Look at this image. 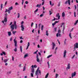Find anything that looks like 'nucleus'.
Instances as JSON below:
<instances>
[{
    "label": "nucleus",
    "instance_id": "1",
    "mask_svg": "<svg viewBox=\"0 0 78 78\" xmlns=\"http://www.w3.org/2000/svg\"><path fill=\"white\" fill-rule=\"evenodd\" d=\"M39 67H38L37 68V70L36 71V73H35V75H36L37 76V74H38V71L39 72V73L40 74V75H41V70H39Z\"/></svg>",
    "mask_w": 78,
    "mask_h": 78
},
{
    "label": "nucleus",
    "instance_id": "2",
    "mask_svg": "<svg viewBox=\"0 0 78 78\" xmlns=\"http://www.w3.org/2000/svg\"><path fill=\"white\" fill-rule=\"evenodd\" d=\"M4 21L5 22H7V18L8 17V14L5 13L4 14Z\"/></svg>",
    "mask_w": 78,
    "mask_h": 78
},
{
    "label": "nucleus",
    "instance_id": "3",
    "mask_svg": "<svg viewBox=\"0 0 78 78\" xmlns=\"http://www.w3.org/2000/svg\"><path fill=\"white\" fill-rule=\"evenodd\" d=\"M74 51H75V50H76V48H78V43H76L75 44H74Z\"/></svg>",
    "mask_w": 78,
    "mask_h": 78
},
{
    "label": "nucleus",
    "instance_id": "4",
    "mask_svg": "<svg viewBox=\"0 0 78 78\" xmlns=\"http://www.w3.org/2000/svg\"><path fill=\"white\" fill-rule=\"evenodd\" d=\"M13 41L15 44H14L15 47H17V41L16 40V39H15Z\"/></svg>",
    "mask_w": 78,
    "mask_h": 78
},
{
    "label": "nucleus",
    "instance_id": "5",
    "mask_svg": "<svg viewBox=\"0 0 78 78\" xmlns=\"http://www.w3.org/2000/svg\"><path fill=\"white\" fill-rule=\"evenodd\" d=\"M10 27L12 29V30H11V31H12L14 29V28H15L14 25L12 24L11 25Z\"/></svg>",
    "mask_w": 78,
    "mask_h": 78
},
{
    "label": "nucleus",
    "instance_id": "6",
    "mask_svg": "<svg viewBox=\"0 0 78 78\" xmlns=\"http://www.w3.org/2000/svg\"><path fill=\"white\" fill-rule=\"evenodd\" d=\"M12 6L11 7L9 8V9L8 10V13L9 14H10L11 12V10H12Z\"/></svg>",
    "mask_w": 78,
    "mask_h": 78
},
{
    "label": "nucleus",
    "instance_id": "7",
    "mask_svg": "<svg viewBox=\"0 0 78 78\" xmlns=\"http://www.w3.org/2000/svg\"><path fill=\"white\" fill-rule=\"evenodd\" d=\"M66 53H67V51L66 50H65L63 53V58H65L66 56Z\"/></svg>",
    "mask_w": 78,
    "mask_h": 78
},
{
    "label": "nucleus",
    "instance_id": "8",
    "mask_svg": "<svg viewBox=\"0 0 78 78\" xmlns=\"http://www.w3.org/2000/svg\"><path fill=\"white\" fill-rule=\"evenodd\" d=\"M61 33V30H58V33H57L56 35V37H59V34H60Z\"/></svg>",
    "mask_w": 78,
    "mask_h": 78
},
{
    "label": "nucleus",
    "instance_id": "9",
    "mask_svg": "<svg viewBox=\"0 0 78 78\" xmlns=\"http://www.w3.org/2000/svg\"><path fill=\"white\" fill-rule=\"evenodd\" d=\"M67 2L68 3L69 5H70V0H68V1H66L65 3V4H67Z\"/></svg>",
    "mask_w": 78,
    "mask_h": 78
},
{
    "label": "nucleus",
    "instance_id": "10",
    "mask_svg": "<svg viewBox=\"0 0 78 78\" xmlns=\"http://www.w3.org/2000/svg\"><path fill=\"white\" fill-rule=\"evenodd\" d=\"M24 27H25V26H24L23 25H21V28L22 31H24V29H25Z\"/></svg>",
    "mask_w": 78,
    "mask_h": 78
},
{
    "label": "nucleus",
    "instance_id": "11",
    "mask_svg": "<svg viewBox=\"0 0 78 78\" xmlns=\"http://www.w3.org/2000/svg\"><path fill=\"white\" fill-rule=\"evenodd\" d=\"M31 67L32 68L31 70V72L32 73H34V69L33 68V65H32L31 66Z\"/></svg>",
    "mask_w": 78,
    "mask_h": 78
},
{
    "label": "nucleus",
    "instance_id": "12",
    "mask_svg": "<svg viewBox=\"0 0 78 78\" xmlns=\"http://www.w3.org/2000/svg\"><path fill=\"white\" fill-rule=\"evenodd\" d=\"M70 64L69 63L67 65V67L66 68V69L67 70L68 69H70Z\"/></svg>",
    "mask_w": 78,
    "mask_h": 78
},
{
    "label": "nucleus",
    "instance_id": "13",
    "mask_svg": "<svg viewBox=\"0 0 78 78\" xmlns=\"http://www.w3.org/2000/svg\"><path fill=\"white\" fill-rule=\"evenodd\" d=\"M53 9H51L50 11H49L50 15H51V14L53 13Z\"/></svg>",
    "mask_w": 78,
    "mask_h": 78
},
{
    "label": "nucleus",
    "instance_id": "14",
    "mask_svg": "<svg viewBox=\"0 0 78 78\" xmlns=\"http://www.w3.org/2000/svg\"><path fill=\"white\" fill-rule=\"evenodd\" d=\"M76 72H74L72 74V78H73V76H75L76 75Z\"/></svg>",
    "mask_w": 78,
    "mask_h": 78
},
{
    "label": "nucleus",
    "instance_id": "15",
    "mask_svg": "<svg viewBox=\"0 0 78 78\" xmlns=\"http://www.w3.org/2000/svg\"><path fill=\"white\" fill-rule=\"evenodd\" d=\"M55 44L53 42H52V50H54V48H55Z\"/></svg>",
    "mask_w": 78,
    "mask_h": 78
},
{
    "label": "nucleus",
    "instance_id": "16",
    "mask_svg": "<svg viewBox=\"0 0 78 78\" xmlns=\"http://www.w3.org/2000/svg\"><path fill=\"white\" fill-rule=\"evenodd\" d=\"M38 56H39V55H37V62H39V58H38Z\"/></svg>",
    "mask_w": 78,
    "mask_h": 78
},
{
    "label": "nucleus",
    "instance_id": "17",
    "mask_svg": "<svg viewBox=\"0 0 78 78\" xmlns=\"http://www.w3.org/2000/svg\"><path fill=\"white\" fill-rule=\"evenodd\" d=\"M30 45V42H28L27 44V48L26 49V50H27L28 48V47Z\"/></svg>",
    "mask_w": 78,
    "mask_h": 78
},
{
    "label": "nucleus",
    "instance_id": "18",
    "mask_svg": "<svg viewBox=\"0 0 78 78\" xmlns=\"http://www.w3.org/2000/svg\"><path fill=\"white\" fill-rule=\"evenodd\" d=\"M48 75H49V73H48L45 76V78H48Z\"/></svg>",
    "mask_w": 78,
    "mask_h": 78
},
{
    "label": "nucleus",
    "instance_id": "19",
    "mask_svg": "<svg viewBox=\"0 0 78 78\" xmlns=\"http://www.w3.org/2000/svg\"><path fill=\"white\" fill-rule=\"evenodd\" d=\"M65 16V13L64 12H63L62 14V16L63 17H64Z\"/></svg>",
    "mask_w": 78,
    "mask_h": 78
},
{
    "label": "nucleus",
    "instance_id": "20",
    "mask_svg": "<svg viewBox=\"0 0 78 78\" xmlns=\"http://www.w3.org/2000/svg\"><path fill=\"white\" fill-rule=\"evenodd\" d=\"M8 34L9 36H11V32H10V31L8 32Z\"/></svg>",
    "mask_w": 78,
    "mask_h": 78
},
{
    "label": "nucleus",
    "instance_id": "21",
    "mask_svg": "<svg viewBox=\"0 0 78 78\" xmlns=\"http://www.w3.org/2000/svg\"><path fill=\"white\" fill-rule=\"evenodd\" d=\"M41 4H40V5L37 4L36 6V7H38L39 8L41 7Z\"/></svg>",
    "mask_w": 78,
    "mask_h": 78
},
{
    "label": "nucleus",
    "instance_id": "22",
    "mask_svg": "<svg viewBox=\"0 0 78 78\" xmlns=\"http://www.w3.org/2000/svg\"><path fill=\"white\" fill-rule=\"evenodd\" d=\"M20 50L21 51V52L22 53V46H20Z\"/></svg>",
    "mask_w": 78,
    "mask_h": 78
},
{
    "label": "nucleus",
    "instance_id": "23",
    "mask_svg": "<svg viewBox=\"0 0 78 78\" xmlns=\"http://www.w3.org/2000/svg\"><path fill=\"white\" fill-rule=\"evenodd\" d=\"M37 11H38V9H37L36 10L34 11V14H36V12H37Z\"/></svg>",
    "mask_w": 78,
    "mask_h": 78
},
{
    "label": "nucleus",
    "instance_id": "24",
    "mask_svg": "<svg viewBox=\"0 0 78 78\" xmlns=\"http://www.w3.org/2000/svg\"><path fill=\"white\" fill-rule=\"evenodd\" d=\"M28 54H26V55H25L24 58H25L26 57H28Z\"/></svg>",
    "mask_w": 78,
    "mask_h": 78
},
{
    "label": "nucleus",
    "instance_id": "25",
    "mask_svg": "<svg viewBox=\"0 0 78 78\" xmlns=\"http://www.w3.org/2000/svg\"><path fill=\"white\" fill-rule=\"evenodd\" d=\"M78 20H77L76 22V23H74V25H76V24L78 23Z\"/></svg>",
    "mask_w": 78,
    "mask_h": 78
},
{
    "label": "nucleus",
    "instance_id": "26",
    "mask_svg": "<svg viewBox=\"0 0 78 78\" xmlns=\"http://www.w3.org/2000/svg\"><path fill=\"white\" fill-rule=\"evenodd\" d=\"M46 36H48V30H47L46 31Z\"/></svg>",
    "mask_w": 78,
    "mask_h": 78
},
{
    "label": "nucleus",
    "instance_id": "27",
    "mask_svg": "<svg viewBox=\"0 0 78 78\" xmlns=\"http://www.w3.org/2000/svg\"><path fill=\"white\" fill-rule=\"evenodd\" d=\"M52 55H49L47 57V58H50V57H51L52 56Z\"/></svg>",
    "mask_w": 78,
    "mask_h": 78
},
{
    "label": "nucleus",
    "instance_id": "28",
    "mask_svg": "<svg viewBox=\"0 0 78 78\" xmlns=\"http://www.w3.org/2000/svg\"><path fill=\"white\" fill-rule=\"evenodd\" d=\"M12 33L13 34H14V35H15V34H16V31H13Z\"/></svg>",
    "mask_w": 78,
    "mask_h": 78
},
{
    "label": "nucleus",
    "instance_id": "29",
    "mask_svg": "<svg viewBox=\"0 0 78 78\" xmlns=\"http://www.w3.org/2000/svg\"><path fill=\"white\" fill-rule=\"evenodd\" d=\"M8 60L6 59L4 60V62H5V63H6V62H7V61H8Z\"/></svg>",
    "mask_w": 78,
    "mask_h": 78
},
{
    "label": "nucleus",
    "instance_id": "30",
    "mask_svg": "<svg viewBox=\"0 0 78 78\" xmlns=\"http://www.w3.org/2000/svg\"><path fill=\"white\" fill-rule=\"evenodd\" d=\"M14 26H15V29H17V27H18L17 26V25L16 24L15 25H14Z\"/></svg>",
    "mask_w": 78,
    "mask_h": 78
},
{
    "label": "nucleus",
    "instance_id": "31",
    "mask_svg": "<svg viewBox=\"0 0 78 78\" xmlns=\"http://www.w3.org/2000/svg\"><path fill=\"white\" fill-rule=\"evenodd\" d=\"M55 78H58V76H59V75H58V74H55Z\"/></svg>",
    "mask_w": 78,
    "mask_h": 78
},
{
    "label": "nucleus",
    "instance_id": "32",
    "mask_svg": "<svg viewBox=\"0 0 78 78\" xmlns=\"http://www.w3.org/2000/svg\"><path fill=\"white\" fill-rule=\"evenodd\" d=\"M43 28H44V25H42L41 27V30H43Z\"/></svg>",
    "mask_w": 78,
    "mask_h": 78
},
{
    "label": "nucleus",
    "instance_id": "33",
    "mask_svg": "<svg viewBox=\"0 0 78 78\" xmlns=\"http://www.w3.org/2000/svg\"><path fill=\"white\" fill-rule=\"evenodd\" d=\"M43 2L42 3V5H44V0H42Z\"/></svg>",
    "mask_w": 78,
    "mask_h": 78
},
{
    "label": "nucleus",
    "instance_id": "34",
    "mask_svg": "<svg viewBox=\"0 0 78 78\" xmlns=\"http://www.w3.org/2000/svg\"><path fill=\"white\" fill-rule=\"evenodd\" d=\"M26 70V67L25 66H24L23 68V71H25Z\"/></svg>",
    "mask_w": 78,
    "mask_h": 78
},
{
    "label": "nucleus",
    "instance_id": "35",
    "mask_svg": "<svg viewBox=\"0 0 78 78\" xmlns=\"http://www.w3.org/2000/svg\"><path fill=\"white\" fill-rule=\"evenodd\" d=\"M38 50H37L36 51L34 52V54H37V52H38Z\"/></svg>",
    "mask_w": 78,
    "mask_h": 78
},
{
    "label": "nucleus",
    "instance_id": "36",
    "mask_svg": "<svg viewBox=\"0 0 78 78\" xmlns=\"http://www.w3.org/2000/svg\"><path fill=\"white\" fill-rule=\"evenodd\" d=\"M66 41H67V39H65V40L64 41V44L65 45H66Z\"/></svg>",
    "mask_w": 78,
    "mask_h": 78
},
{
    "label": "nucleus",
    "instance_id": "37",
    "mask_svg": "<svg viewBox=\"0 0 78 78\" xmlns=\"http://www.w3.org/2000/svg\"><path fill=\"white\" fill-rule=\"evenodd\" d=\"M59 16V13H57V15H56V17H58V16Z\"/></svg>",
    "mask_w": 78,
    "mask_h": 78
},
{
    "label": "nucleus",
    "instance_id": "38",
    "mask_svg": "<svg viewBox=\"0 0 78 78\" xmlns=\"http://www.w3.org/2000/svg\"><path fill=\"white\" fill-rule=\"evenodd\" d=\"M60 5H61V2H58V6L59 7V6H60Z\"/></svg>",
    "mask_w": 78,
    "mask_h": 78
},
{
    "label": "nucleus",
    "instance_id": "39",
    "mask_svg": "<svg viewBox=\"0 0 78 78\" xmlns=\"http://www.w3.org/2000/svg\"><path fill=\"white\" fill-rule=\"evenodd\" d=\"M37 66L36 65H35L34 66H33V68H34H34H37Z\"/></svg>",
    "mask_w": 78,
    "mask_h": 78
},
{
    "label": "nucleus",
    "instance_id": "40",
    "mask_svg": "<svg viewBox=\"0 0 78 78\" xmlns=\"http://www.w3.org/2000/svg\"><path fill=\"white\" fill-rule=\"evenodd\" d=\"M57 30V28L56 27H55L54 28V31H55V32H56Z\"/></svg>",
    "mask_w": 78,
    "mask_h": 78
},
{
    "label": "nucleus",
    "instance_id": "41",
    "mask_svg": "<svg viewBox=\"0 0 78 78\" xmlns=\"http://www.w3.org/2000/svg\"><path fill=\"white\" fill-rule=\"evenodd\" d=\"M14 51L15 52L17 51V48H15V49H14Z\"/></svg>",
    "mask_w": 78,
    "mask_h": 78
},
{
    "label": "nucleus",
    "instance_id": "42",
    "mask_svg": "<svg viewBox=\"0 0 78 78\" xmlns=\"http://www.w3.org/2000/svg\"><path fill=\"white\" fill-rule=\"evenodd\" d=\"M18 16L17 17V18H19V17H20V13H18Z\"/></svg>",
    "mask_w": 78,
    "mask_h": 78
},
{
    "label": "nucleus",
    "instance_id": "43",
    "mask_svg": "<svg viewBox=\"0 0 78 78\" xmlns=\"http://www.w3.org/2000/svg\"><path fill=\"white\" fill-rule=\"evenodd\" d=\"M69 36L70 37L71 39H72V36H71V33H70L69 34Z\"/></svg>",
    "mask_w": 78,
    "mask_h": 78
},
{
    "label": "nucleus",
    "instance_id": "44",
    "mask_svg": "<svg viewBox=\"0 0 78 78\" xmlns=\"http://www.w3.org/2000/svg\"><path fill=\"white\" fill-rule=\"evenodd\" d=\"M2 54H3V55H6V53H5V52H3Z\"/></svg>",
    "mask_w": 78,
    "mask_h": 78
},
{
    "label": "nucleus",
    "instance_id": "45",
    "mask_svg": "<svg viewBox=\"0 0 78 78\" xmlns=\"http://www.w3.org/2000/svg\"><path fill=\"white\" fill-rule=\"evenodd\" d=\"M74 14L75 17H76V12H74Z\"/></svg>",
    "mask_w": 78,
    "mask_h": 78
},
{
    "label": "nucleus",
    "instance_id": "46",
    "mask_svg": "<svg viewBox=\"0 0 78 78\" xmlns=\"http://www.w3.org/2000/svg\"><path fill=\"white\" fill-rule=\"evenodd\" d=\"M33 24H34V23L32 22L31 24V27H33Z\"/></svg>",
    "mask_w": 78,
    "mask_h": 78
},
{
    "label": "nucleus",
    "instance_id": "47",
    "mask_svg": "<svg viewBox=\"0 0 78 78\" xmlns=\"http://www.w3.org/2000/svg\"><path fill=\"white\" fill-rule=\"evenodd\" d=\"M41 25H42V24L41 23L39 24L38 27H39V28H40V27H41Z\"/></svg>",
    "mask_w": 78,
    "mask_h": 78
},
{
    "label": "nucleus",
    "instance_id": "48",
    "mask_svg": "<svg viewBox=\"0 0 78 78\" xmlns=\"http://www.w3.org/2000/svg\"><path fill=\"white\" fill-rule=\"evenodd\" d=\"M31 76L32 77H33V73H31Z\"/></svg>",
    "mask_w": 78,
    "mask_h": 78
},
{
    "label": "nucleus",
    "instance_id": "49",
    "mask_svg": "<svg viewBox=\"0 0 78 78\" xmlns=\"http://www.w3.org/2000/svg\"><path fill=\"white\" fill-rule=\"evenodd\" d=\"M6 9V10L5 11V12H8V9Z\"/></svg>",
    "mask_w": 78,
    "mask_h": 78
},
{
    "label": "nucleus",
    "instance_id": "50",
    "mask_svg": "<svg viewBox=\"0 0 78 78\" xmlns=\"http://www.w3.org/2000/svg\"><path fill=\"white\" fill-rule=\"evenodd\" d=\"M58 22L59 21H55L54 22V23H55L56 24V23H58Z\"/></svg>",
    "mask_w": 78,
    "mask_h": 78
},
{
    "label": "nucleus",
    "instance_id": "51",
    "mask_svg": "<svg viewBox=\"0 0 78 78\" xmlns=\"http://www.w3.org/2000/svg\"><path fill=\"white\" fill-rule=\"evenodd\" d=\"M7 4V1H6L5 3V6H6V5Z\"/></svg>",
    "mask_w": 78,
    "mask_h": 78
},
{
    "label": "nucleus",
    "instance_id": "52",
    "mask_svg": "<svg viewBox=\"0 0 78 78\" xmlns=\"http://www.w3.org/2000/svg\"><path fill=\"white\" fill-rule=\"evenodd\" d=\"M23 3H24V0H22V5L23 4Z\"/></svg>",
    "mask_w": 78,
    "mask_h": 78
},
{
    "label": "nucleus",
    "instance_id": "53",
    "mask_svg": "<svg viewBox=\"0 0 78 78\" xmlns=\"http://www.w3.org/2000/svg\"><path fill=\"white\" fill-rule=\"evenodd\" d=\"M37 24H36V28H37Z\"/></svg>",
    "mask_w": 78,
    "mask_h": 78
},
{
    "label": "nucleus",
    "instance_id": "54",
    "mask_svg": "<svg viewBox=\"0 0 78 78\" xmlns=\"http://www.w3.org/2000/svg\"><path fill=\"white\" fill-rule=\"evenodd\" d=\"M20 39H23V37H20Z\"/></svg>",
    "mask_w": 78,
    "mask_h": 78
},
{
    "label": "nucleus",
    "instance_id": "55",
    "mask_svg": "<svg viewBox=\"0 0 78 78\" xmlns=\"http://www.w3.org/2000/svg\"><path fill=\"white\" fill-rule=\"evenodd\" d=\"M63 31H64V30H65V27L64 26H63Z\"/></svg>",
    "mask_w": 78,
    "mask_h": 78
},
{
    "label": "nucleus",
    "instance_id": "56",
    "mask_svg": "<svg viewBox=\"0 0 78 78\" xmlns=\"http://www.w3.org/2000/svg\"><path fill=\"white\" fill-rule=\"evenodd\" d=\"M59 19H60V15H59L58 16V20H59Z\"/></svg>",
    "mask_w": 78,
    "mask_h": 78
},
{
    "label": "nucleus",
    "instance_id": "57",
    "mask_svg": "<svg viewBox=\"0 0 78 78\" xmlns=\"http://www.w3.org/2000/svg\"><path fill=\"white\" fill-rule=\"evenodd\" d=\"M24 23V21H22V22L21 23V25H23V23Z\"/></svg>",
    "mask_w": 78,
    "mask_h": 78
},
{
    "label": "nucleus",
    "instance_id": "58",
    "mask_svg": "<svg viewBox=\"0 0 78 78\" xmlns=\"http://www.w3.org/2000/svg\"><path fill=\"white\" fill-rule=\"evenodd\" d=\"M75 55H74L72 58V59H73V58H74V57H75Z\"/></svg>",
    "mask_w": 78,
    "mask_h": 78
},
{
    "label": "nucleus",
    "instance_id": "59",
    "mask_svg": "<svg viewBox=\"0 0 78 78\" xmlns=\"http://www.w3.org/2000/svg\"><path fill=\"white\" fill-rule=\"evenodd\" d=\"M50 5H51V1H50Z\"/></svg>",
    "mask_w": 78,
    "mask_h": 78
},
{
    "label": "nucleus",
    "instance_id": "60",
    "mask_svg": "<svg viewBox=\"0 0 78 78\" xmlns=\"http://www.w3.org/2000/svg\"><path fill=\"white\" fill-rule=\"evenodd\" d=\"M55 23H52V26H54V25H55Z\"/></svg>",
    "mask_w": 78,
    "mask_h": 78
},
{
    "label": "nucleus",
    "instance_id": "61",
    "mask_svg": "<svg viewBox=\"0 0 78 78\" xmlns=\"http://www.w3.org/2000/svg\"><path fill=\"white\" fill-rule=\"evenodd\" d=\"M2 5H3V4H1V10H2Z\"/></svg>",
    "mask_w": 78,
    "mask_h": 78
},
{
    "label": "nucleus",
    "instance_id": "62",
    "mask_svg": "<svg viewBox=\"0 0 78 78\" xmlns=\"http://www.w3.org/2000/svg\"><path fill=\"white\" fill-rule=\"evenodd\" d=\"M6 48L7 49V48H8V45H6Z\"/></svg>",
    "mask_w": 78,
    "mask_h": 78
},
{
    "label": "nucleus",
    "instance_id": "63",
    "mask_svg": "<svg viewBox=\"0 0 78 78\" xmlns=\"http://www.w3.org/2000/svg\"><path fill=\"white\" fill-rule=\"evenodd\" d=\"M43 14H41L40 15V17H42V16H43Z\"/></svg>",
    "mask_w": 78,
    "mask_h": 78
},
{
    "label": "nucleus",
    "instance_id": "64",
    "mask_svg": "<svg viewBox=\"0 0 78 78\" xmlns=\"http://www.w3.org/2000/svg\"><path fill=\"white\" fill-rule=\"evenodd\" d=\"M28 1H26L25 2V3L26 4H28Z\"/></svg>",
    "mask_w": 78,
    "mask_h": 78
}]
</instances>
